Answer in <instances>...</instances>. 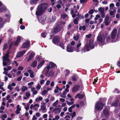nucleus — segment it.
<instances>
[{
	"mask_svg": "<svg viewBox=\"0 0 120 120\" xmlns=\"http://www.w3.org/2000/svg\"><path fill=\"white\" fill-rule=\"evenodd\" d=\"M21 88L22 91L23 92H25L28 89L27 87L26 86H23Z\"/></svg>",
	"mask_w": 120,
	"mask_h": 120,
	"instance_id": "c756f323",
	"label": "nucleus"
},
{
	"mask_svg": "<svg viewBox=\"0 0 120 120\" xmlns=\"http://www.w3.org/2000/svg\"><path fill=\"white\" fill-rule=\"evenodd\" d=\"M4 82H2L1 83V84L0 85V89L3 90V91H4L5 90L4 88L2 87L4 86Z\"/></svg>",
	"mask_w": 120,
	"mask_h": 120,
	"instance_id": "58836bf2",
	"label": "nucleus"
},
{
	"mask_svg": "<svg viewBox=\"0 0 120 120\" xmlns=\"http://www.w3.org/2000/svg\"><path fill=\"white\" fill-rule=\"evenodd\" d=\"M117 32V30L116 29H114L112 31L111 33V38L112 39H114L116 37Z\"/></svg>",
	"mask_w": 120,
	"mask_h": 120,
	"instance_id": "1a4fd4ad",
	"label": "nucleus"
},
{
	"mask_svg": "<svg viewBox=\"0 0 120 120\" xmlns=\"http://www.w3.org/2000/svg\"><path fill=\"white\" fill-rule=\"evenodd\" d=\"M43 99V98L41 97L38 96L35 99V101L37 102H38L39 101H42Z\"/></svg>",
	"mask_w": 120,
	"mask_h": 120,
	"instance_id": "bb28decb",
	"label": "nucleus"
},
{
	"mask_svg": "<svg viewBox=\"0 0 120 120\" xmlns=\"http://www.w3.org/2000/svg\"><path fill=\"white\" fill-rule=\"evenodd\" d=\"M31 91L32 92L33 94L34 95L36 94L37 93V91L35 90V88L34 87H32L31 89Z\"/></svg>",
	"mask_w": 120,
	"mask_h": 120,
	"instance_id": "a878e982",
	"label": "nucleus"
},
{
	"mask_svg": "<svg viewBox=\"0 0 120 120\" xmlns=\"http://www.w3.org/2000/svg\"><path fill=\"white\" fill-rule=\"evenodd\" d=\"M40 20L41 22H43L45 21V18L44 17H42L41 19Z\"/></svg>",
	"mask_w": 120,
	"mask_h": 120,
	"instance_id": "864d4df0",
	"label": "nucleus"
},
{
	"mask_svg": "<svg viewBox=\"0 0 120 120\" xmlns=\"http://www.w3.org/2000/svg\"><path fill=\"white\" fill-rule=\"evenodd\" d=\"M117 36L118 37L120 38V29L118 30Z\"/></svg>",
	"mask_w": 120,
	"mask_h": 120,
	"instance_id": "69168bd1",
	"label": "nucleus"
},
{
	"mask_svg": "<svg viewBox=\"0 0 120 120\" xmlns=\"http://www.w3.org/2000/svg\"><path fill=\"white\" fill-rule=\"evenodd\" d=\"M101 16L100 15H97L95 16L94 18V20H97L98 18H99Z\"/></svg>",
	"mask_w": 120,
	"mask_h": 120,
	"instance_id": "49530a36",
	"label": "nucleus"
},
{
	"mask_svg": "<svg viewBox=\"0 0 120 120\" xmlns=\"http://www.w3.org/2000/svg\"><path fill=\"white\" fill-rule=\"evenodd\" d=\"M59 46L61 47L63 49H64V46L63 45V44L62 43H60L59 44Z\"/></svg>",
	"mask_w": 120,
	"mask_h": 120,
	"instance_id": "338daca9",
	"label": "nucleus"
},
{
	"mask_svg": "<svg viewBox=\"0 0 120 120\" xmlns=\"http://www.w3.org/2000/svg\"><path fill=\"white\" fill-rule=\"evenodd\" d=\"M94 11L92 9L89 11V13L90 14H92L93 13Z\"/></svg>",
	"mask_w": 120,
	"mask_h": 120,
	"instance_id": "e2e57ef3",
	"label": "nucleus"
},
{
	"mask_svg": "<svg viewBox=\"0 0 120 120\" xmlns=\"http://www.w3.org/2000/svg\"><path fill=\"white\" fill-rule=\"evenodd\" d=\"M62 29V25L61 24H59L57 25L56 27L54 29V31L55 33L59 32Z\"/></svg>",
	"mask_w": 120,
	"mask_h": 120,
	"instance_id": "6e6552de",
	"label": "nucleus"
},
{
	"mask_svg": "<svg viewBox=\"0 0 120 120\" xmlns=\"http://www.w3.org/2000/svg\"><path fill=\"white\" fill-rule=\"evenodd\" d=\"M26 50H23L18 52L16 55L17 57H19L22 56L26 52Z\"/></svg>",
	"mask_w": 120,
	"mask_h": 120,
	"instance_id": "ddd939ff",
	"label": "nucleus"
},
{
	"mask_svg": "<svg viewBox=\"0 0 120 120\" xmlns=\"http://www.w3.org/2000/svg\"><path fill=\"white\" fill-rule=\"evenodd\" d=\"M60 118V117L58 115H57L56 116L55 118H54L56 120H58Z\"/></svg>",
	"mask_w": 120,
	"mask_h": 120,
	"instance_id": "052dcab7",
	"label": "nucleus"
},
{
	"mask_svg": "<svg viewBox=\"0 0 120 120\" xmlns=\"http://www.w3.org/2000/svg\"><path fill=\"white\" fill-rule=\"evenodd\" d=\"M21 37L19 36H18L17 38L16 41L15 43V46L17 45L21 41Z\"/></svg>",
	"mask_w": 120,
	"mask_h": 120,
	"instance_id": "5701e85b",
	"label": "nucleus"
},
{
	"mask_svg": "<svg viewBox=\"0 0 120 120\" xmlns=\"http://www.w3.org/2000/svg\"><path fill=\"white\" fill-rule=\"evenodd\" d=\"M79 8V7L78 5H75L74 6L73 9H71V13L72 14L74 13H77L78 12L77 10Z\"/></svg>",
	"mask_w": 120,
	"mask_h": 120,
	"instance_id": "0eeeda50",
	"label": "nucleus"
},
{
	"mask_svg": "<svg viewBox=\"0 0 120 120\" xmlns=\"http://www.w3.org/2000/svg\"><path fill=\"white\" fill-rule=\"evenodd\" d=\"M86 29V27L85 26H80L79 28V29L80 30H82L83 31L85 30Z\"/></svg>",
	"mask_w": 120,
	"mask_h": 120,
	"instance_id": "e433bc0d",
	"label": "nucleus"
},
{
	"mask_svg": "<svg viewBox=\"0 0 120 120\" xmlns=\"http://www.w3.org/2000/svg\"><path fill=\"white\" fill-rule=\"evenodd\" d=\"M3 12L5 14L4 17L5 18L7 19H9L10 18L11 15L10 12L4 6H3L2 7L0 8V12Z\"/></svg>",
	"mask_w": 120,
	"mask_h": 120,
	"instance_id": "7ed1b4c3",
	"label": "nucleus"
},
{
	"mask_svg": "<svg viewBox=\"0 0 120 120\" xmlns=\"http://www.w3.org/2000/svg\"><path fill=\"white\" fill-rule=\"evenodd\" d=\"M79 85L75 86L73 87L72 89V91L73 93H75L76 92L79 90Z\"/></svg>",
	"mask_w": 120,
	"mask_h": 120,
	"instance_id": "2eb2a0df",
	"label": "nucleus"
},
{
	"mask_svg": "<svg viewBox=\"0 0 120 120\" xmlns=\"http://www.w3.org/2000/svg\"><path fill=\"white\" fill-rule=\"evenodd\" d=\"M47 92V91L46 90H44L42 92V94L44 95Z\"/></svg>",
	"mask_w": 120,
	"mask_h": 120,
	"instance_id": "13d9d810",
	"label": "nucleus"
},
{
	"mask_svg": "<svg viewBox=\"0 0 120 120\" xmlns=\"http://www.w3.org/2000/svg\"><path fill=\"white\" fill-rule=\"evenodd\" d=\"M30 94L29 92H27L26 93V97H27L28 98L30 97Z\"/></svg>",
	"mask_w": 120,
	"mask_h": 120,
	"instance_id": "4d7b16f0",
	"label": "nucleus"
},
{
	"mask_svg": "<svg viewBox=\"0 0 120 120\" xmlns=\"http://www.w3.org/2000/svg\"><path fill=\"white\" fill-rule=\"evenodd\" d=\"M48 6V5L46 3H43L39 5L36 11V15L37 16L42 15L45 12Z\"/></svg>",
	"mask_w": 120,
	"mask_h": 120,
	"instance_id": "f257e3e1",
	"label": "nucleus"
},
{
	"mask_svg": "<svg viewBox=\"0 0 120 120\" xmlns=\"http://www.w3.org/2000/svg\"><path fill=\"white\" fill-rule=\"evenodd\" d=\"M116 17L117 19L120 18V15L119 14H117L116 15Z\"/></svg>",
	"mask_w": 120,
	"mask_h": 120,
	"instance_id": "774afa93",
	"label": "nucleus"
},
{
	"mask_svg": "<svg viewBox=\"0 0 120 120\" xmlns=\"http://www.w3.org/2000/svg\"><path fill=\"white\" fill-rule=\"evenodd\" d=\"M36 88L37 90H39L41 88V86L39 84H37Z\"/></svg>",
	"mask_w": 120,
	"mask_h": 120,
	"instance_id": "8fccbe9b",
	"label": "nucleus"
},
{
	"mask_svg": "<svg viewBox=\"0 0 120 120\" xmlns=\"http://www.w3.org/2000/svg\"><path fill=\"white\" fill-rule=\"evenodd\" d=\"M98 79L97 78H96V79H94V81L93 82V84H95L96 83V82H97Z\"/></svg>",
	"mask_w": 120,
	"mask_h": 120,
	"instance_id": "680f3d73",
	"label": "nucleus"
},
{
	"mask_svg": "<svg viewBox=\"0 0 120 120\" xmlns=\"http://www.w3.org/2000/svg\"><path fill=\"white\" fill-rule=\"evenodd\" d=\"M21 107L19 105H17V109L15 111V113L16 114H18L20 113V111L21 109Z\"/></svg>",
	"mask_w": 120,
	"mask_h": 120,
	"instance_id": "aec40b11",
	"label": "nucleus"
},
{
	"mask_svg": "<svg viewBox=\"0 0 120 120\" xmlns=\"http://www.w3.org/2000/svg\"><path fill=\"white\" fill-rule=\"evenodd\" d=\"M45 82V81L43 79H42L40 81V84L41 85H42L44 84Z\"/></svg>",
	"mask_w": 120,
	"mask_h": 120,
	"instance_id": "0e129e2a",
	"label": "nucleus"
},
{
	"mask_svg": "<svg viewBox=\"0 0 120 120\" xmlns=\"http://www.w3.org/2000/svg\"><path fill=\"white\" fill-rule=\"evenodd\" d=\"M38 0H31L30 1V2L31 4H33L37 3Z\"/></svg>",
	"mask_w": 120,
	"mask_h": 120,
	"instance_id": "2f4dec72",
	"label": "nucleus"
},
{
	"mask_svg": "<svg viewBox=\"0 0 120 120\" xmlns=\"http://www.w3.org/2000/svg\"><path fill=\"white\" fill-rule=\"evenodd\" d=\"M66 94L67 93H66L65 92H63V93L60 95V96L63 98H65Z\"/></svg>",
	"mask_w": 120,
	"mask_h": 120,
	"instance_id": "4c0bfd02",
	"label": "nucleus"
},
{
	"mask_svg": "<svg viewBox=\"0 0 120 120\" xmlns=\"http://www.w3.org/2000/svg\"><path fill=\"white\" fill-rule=\"evenodd\" d=\"M99 35L97 38L98 41L102 44L104 43L105 41V36L101 32L99 33Z\"/></svg>",
	"mask_w": 120,
	"mask_h": 120,
	"instance_id": "39448f33",
	"label": "nucleus"
},
{
	"mask_svg": "<svg viewBox=\"0 0 120 120\" xmlns=\"http://www.w3.org/2000/svg\"><path fill=\"white\" fill-rule=\"evenodd\" d=\"M45 61L44 60H42L39 64L37 67V68L38 69H39L40 68H41V66H42L43 64L44 63Z\"/></svg>",
	"mask_w": 120,
	"mask_h": 120,
	"instance_id": "cd10ccee",
	"label": "nucleus"
},
{
	"mask_svg": "<svg viewBox=\"0 0 120 120\" xmlns=\"http://www.w3.org/2000/svg\"><path fill=\"white\" fill-rule=\"evenodd\" d=\"M114 4L112 3L110 4H109V8L110 10L109 11H110L111 10L113 9L114 7Z\"/></svg>",
	"mask_w": 120,
	"mask_h": 120,
	"instance_id": "473e14b6",
	"label": "nucleus"
},
{
	"mask_svg": "<svg viewBox=\"0 0 120 120\" xmlns=\"http://www.w3.org/2000/svg\"><path fill=\"white\" fill-rule=\"evenodd\" d=\"M30 45V42L29 41H27L23 43L22 47L23 48H26L29 47Z\"/></svg>",
	"mask_w": 120,
	"mask_h": 120,
	"instance_id": "9d476101",
	"label": "nucleus"
},
{
	"mask_svg": "<svg viewBox=\"0 0 120 120\" xmlns=\"http://www.w3.org/2000/svg\"><path fill=\"white\" fill-rule=\"evenodd\" d=\"M37 61H33L31 65L32 67L34 68L37 65Z\"/></svg>",
	"mask_w": 120,
	"mask_h": 120,
	"instance_id": "c85d7f7f",
	"label": "nucleus"
},
{
	"mask_svg": "<svg viewBox=\"0 0 120 120\" xmlns=\"http://www.w3.org/2000/svg\"><path fill=\"white\" fill-rule=\"evenodd\" d=\"M60 41V38L57 36H55L54 38L52 41L54 44L56 45Z\"/></svg>",
	"mask_w": 120,
	"mask_h": 120,
	"instance_id": "4468645a",
	"label": "nucleus"
},
{
	"mask_svg": "<svg viewBox=\"0 0 120 120\" xmlns=\"http://www.w3.org/2000/svg\"><path fill=\"white\" fill-rule=\"evenodd\" d=\"M79 19L78 17H77L75 18L74 20V22L75 24H77L78 22V21Z\"/></svg>",
	"mask_w": 120,
	"mask_h": 120,
	"instance_id": "c03bdc74",
	"label": "nucleus"
},
{
	"mask_svg": "<svg viewBox=\"0 0 120 120\" xmlns=\"http://www.w3.org/2000/svg\"><path fill=\"white\" fill-rule=\"evenodd\" d=\"M93 41L92 40L90 39L89 43V46L88 44L85 45L84 47V49H83L82 48V49L81 50L82 52L83 53L85 52L86 51H89L90 49V48L92 49H94V46L93 44Z\"/></svg>",
	"mask_w": 120,
	"mask_h": 120,
	"instance_id": "f03ea898",
	"label": "nucleus"
},
{
	"mask_svg": "<svg viewBox=\"0 0 120 120\" xmlns=\"http://www.w3.org/2000/svg\"><path fill=\"white\" fill-rule=\"evenodd\" d=\"M35 55V54L34 52H32L31 53L30 55L29 56L27 60L28 61H29L31 60L34 57Z\"/></svg>",
	"mask_w": 120,
	"mask_h": 120,
	"instance_id": "6ab92c4d",
	"label": "nucleus"
},
{
	"mask_svg": "<svg viewBox=\"0 0 120 120\" xmlns=\"http://www.w3.org/2000/svg\"><path fill=\"white\" fill-rule=\"evenodd\" d=\"M8 44H5L4 46V47L3 48V50H4L8 46Z\"/></svg>",
	"mask_w": 120,
	"mask_h": 120,
	"instance_id": "bf43d9fd",
	"label": "nucleus"
},
{
	"mask_svg": "<svg viewBox=\"0 0 120 120\" xmlns=\"http://www.w3.org/2000/svg\"><path fill=\"white\" fill-rule=\"evenodd\" d=\"M7 117V116L6 114H5L2 116L1 119H6Z\"/></svg>",
	"mask_w": 120,
	"mask_h": 120,
	"instance_id": "3c124183",
	"label": "nucleus"
},
{
	"mask_svg": "<svg viewBox=\"0 0 120 120\" xmlns=\"http://www.w3.org/2000/svg\"><path fill=\"white\" fill-rule=\"evenodd\" d=\"M84 96V95L83 94L78 93L75 96V98H77L79 99H82L83 98Z\"/></svg>",
	"mask_w": 120,
	"mask_h": 120,
	"instance_id": "412c9836",
	"label": "nucleus"
},
{
	"mask_svg": "<svg viewBox=\"0 0 120 120\" xmlns=\"http://www.w3.org/2000/svg\"><path fill=\"white\" fill-rule=\"evenodd\" d=\"M48 71H46L45 72V74L48 77H52L53 76L54 72L52 71H50L48 74Z\"/></svg>",
	"mask_w": 120,
	"mask_h": 120,
	"instance_id": "f3484780",
	"label": "nucleus"
},
{
	"mask_svg": "<svg viewBox=\"0 0 120 120\" xmlns=\"http://www.w3.org/2000/svg\"><path fill=\"white\" fill-rule=\"evenodd\" d=\"M56 20V16H53L49 18L48 21L49 22H52L55 21Z\"/></svg>",
	"mask_w": 120,
	"mask_h": 120,
	"instance_id": "4be33fe9",
	"label": "nucleus"
},
{
	"mask_svg": "<svg viewBox=\"0 0 120 120\" xmlns=\"http://www.w3.org/2000/svg\"><path fill=\"white\" fill-rule=\"evenodd\" d=\"M103 106L102 102H97L95 104V109L101 111L102 109Z\"/></svg>",
	"mask_w": 120,
	"mask_h": 120,
	"instance_id": "423d86ee",
	"label": "nucleus"
},
{
	"mask_svg": "<svg viewBox=\"0 0 120 120\" xmlns=\"http://www.w3.org/2000/svg\"><path fill=\"white\" fill-rule=\"evenodd\" d=\"M67 51L69 52H73L74 51L73 47L70 45H68L67 47Z\"/></svg>",
	"mask_w": 120,
	"mask_h": 120,
	"instance_id": "9b49d317",
	"label": "nucleus"
},
{
	"mask_svg": "<svg viewBox=\"0 0 120 120\" xmlns=\"http://www.w3.org/2000/svg\"><path fill=\"white\" fill-rule=\"evenodd\" d=\"M67 104L68 105H72L74 103V102H70L67 101Z\"/></svg>",
	"mask_w": 120,
	"mask_h": 120,
	"instance_id": "603ef678",
	"label": "nucleus"
},
{
	"mask_svg": "<svg viewBox=\"0 0 120 120\" xmlns=\"http://www.w3.org/2000/svg\"><path fill=\"white\" fill-rule=\"evenodd\" d=\"M118 105V103L116 102H112L111 104V105L113 106H117Z\"/></svg>",
	"mask_w": 120,
	"mask_h": 120,
	"instance_id": "37998d69",
	"label": "nucleus"
},
{
	"mask_svg": "<svg viewBox=\"0 0 120 120\" xmlns=\"http://www.w3.org/2000/svg\"><path fill=\"white\" fill-rule=\"evenodd\" d=\"M58 103V100H57L55 102L52 104V106L54 107H56V106Z\"/></svg>",
	"mask_w": 120,
	"mask_h": 120,
	"instance_id": "79ce46f5",
	"label": "nucleus"
},
{
	"mask_svg": "<svg viewBox=\"0 0 120 120\" xmlns=\"http://www.w3.org/2000/svg\"><path fill=\"white\" fill-rule=\"evenodd\" d=\"M51 68V67L49 65H49L48 66L46 67H45V68L44 69V70H45L46 68L48 70L50 69Z\"/></svg>",
	"mask_w": 120,
	"mask_h": 120,
	"instance_id": "5fc2aeb1",
	"label": "nucleus"
},
{
	"mask_svg": "<svg viewBox=\"0 0 120 120\" xmlns=\"http://www.w3.org/2000/svg\"><path fill=\"white\" fill-rule=\"evenodd\" d=\"M49 65L50 66L51 68H53L56 65L52 62H50L49 63Z\"/></svg>",
	"mask_w": 120,
	"mask_h": 120,
	"instance_id": "72a5a7b5",
	"label": "nucleus"
},
{
	"mask_svg": "<svg viewBox=\"0 0 120 120\" xmlns=\"http://www.w3.org/2000/svg\"><path fill=\"white\" fill-rule=\"evenodd\" d=\"M45 103L44 102L43 103V105L41 106V109L42 110V112L45 113L47 111L46 107L45 106Z\"/></svg>",
	"mask_w": 120,
	"mask_h": 120,
	"instance_id": "a211bd4d",
	"label": "nucleus"
},
{
	"mask_svg": "<svg viewBox=\"0 0 120 120\" xmlns=\"http://www.w3.org/2000/svg\"><path fill=\"white\" fill-rule=\"evenodd\" d=\"M47 34L45 32H43L41 33V36L43 38H45Z\"/></svg>",
	"mask_w": 120,
	"mask_h": 120,
	"instance_id": "ea45409f",
	"label": "nucleus"
},
{
	"mask_svg": "<svg viewBox=\"0 0 120 120\" xmlns=\"http://www.w3.org/2000/svg\"><path fill=\"white\" fill-rule=\"evenodd\" d=\"M71 117L69 116H67L65 117V119L66 120H69Z\"/></svg>",
	"mask_w": 120,
	"mask_h": 120,
	"instance_id": "6e6d98bb",
	"label": "nucleus"
},
{
	"mask_svg": "<svg viewBox=\"0 0 120 120\" xmlns=\"http://www.w3.org/2000/svg\"><path fill=\"white\" fill-rule=\"evenodd\" d=\"M61 108H57L54 109L52 111V112H54L56 114H59L61 112Z\"/></svg>",
	"mask_w": 120,
	"mask_h": 120,
	"instance_id": "f8f14e48",
	"label": "nucleus"
},
{
	"mask_svg": "<svg viewBox=\"0 0 120 120\" xmlns=\"http://www.w3.org/2000/svg\"><path fill=\"white\" fill-rule=\"evenodd\" d=\"M111 22V21H105L104 22L106 26L108 25Z\"/></svg>",
	"mask_w": 120,
	"mask_h": 120,
	"instance_id": "a18cd8bd",
	"label": "nucleus"
},
{
	"mask_svg": "<svg viewBox=\"0 0 120 120\" xmlns=\"http://www.w3.org/2000/svg\"><path fill=\"white\" fill-rule=\"evenodd\" d=\"M70 73V71L69 70L66 69L65 71V75L66 76H68L69 75Z\"/></svg>",
	"mask_w": 120,
	"mask_h": 120,
	"instance_id": "a19ab883",
	"label": "nucleus"
},
{
	"mask_svg": "<svg viewBox=\"0 0 120 120\" xmlns=\"http://www.w3.org/2000/svg\"><path fill=\"white\" fill-rule=\"evenodd\" d=\"M76 114V113L75 112H73V113L70 114V115L72 117L71 120H72L73 118L75 116Z\"/></svg>",
	"mask_w": 120,
	"mask_h": 120,
	"instance_id": "7c9ffc66",
	"label": "nucleus"
},
{
	"mask_svg": "<svg viewBox=\"0 0 120 120\" xmlns=\"http://www.w3.org/2000/svg\"><path fill=\"white\" fill-rule=\"evenodd\" d=\"M34 71H33L30 73V76L31 78H33L34 77Z\"/></svg>",
	"mask_w": 120,
	"mask_h": 120,
	"instance_id": "09e8293b",
	"label": "nucleus"
},
{
	"mask_svg": "<svg viewBox=\"0 0 120 120\" xmlns=\"http://www.w3.org/2000/svg\"><path fill=\"white\" fill-rule=\"evenodd\" d=\"M105 116L106 117H108L109 115V113L108 110L105 109L104 110L103 112Z\"/></svg>",
	"mask_w": 120,
	"mask_h": 120,
	"instance_id": "393cba45",
	"label": "nucleus"
},
{
	"mask_svg": "<svg viewBox=\"0 0 120 120\" xmlns=\"http://www.w3.org/2000/svg\"><path fill=\"white\" fill-rule=\"evenodd\" d=\"M98 10L101 14L104 13V8L100 7L98 8Z\"/></svg>",
	"mask_w": 120,
	"mask_h": 120,
	"instance_id": "f704fd0d",
	"label": "nucleus"
},
{
	"mask_svg": "<svg viewBox=\"0 0 120 120\" xmlns=\"http://www.w3.org/2000/svg\"><path fill=\"white\" fill-rule=\"evenodd\" d=\"M61 17L63 19H66L68 18V15L66 14L65 13H63L61 15Z\"/></svg>",
	"mask_w": 120,
	"mask_h": 120,
	"instance_id": "c9c22d12",
	"label": "nucleus"
},
{
	"mask_svg": "<svg viewBox=\"0 0 120 120\" xmlns=\"http://www.w3.org/2000/svg\"><path fill=\"white\" fill-rule=\"evenodd\" d=\"M112 38H111L110 36H108L106 39V40L107 43L113 42H115L112 40Z\"/></svg>",
	"mask_w": 120,
	"mask_h": 120,
	"instance_id": "b1692460",
	"label": "nucleus"
},
{
	"mask_svg": "<svg viewBox=\"0 0 120 120\" xmlns=\"http://www.w3.org/2000/svg\"><path fill=\"white\" fill-rule=\"evenodd\" d=\"M79 38V36L78 35H77L76 36H74V38L75 40L76 41H78Z\"/></svg>",
	"mask_w": 120,
	"mask_h": 120,
	"instance_id": "de8ad7c7",
	"label": "nucleus"
},
{
	"mask_svg": "<svg viewBox=\"0 0 120 120\" xmlns=\"http://www.w3.org/2000/svg\"><path fill=\"white\" fill-rule=\"evenodd\" d=\"M16 84L15 82H13L11 84H9L8 85L7 88L10 91H11L13 89L12 86H16Z\"/></svg>",
	"mask_w": 120,
	"mask_h": 120,
	"instance_id": "dca6fc26",
	"label": "nucleus"
},
{
	"mask_svg": "<svg viewBox=\"0 0 120 120\" xmlns=\"http://www.w3.org/2000/svg\"><path fill=\"white\" fill-rule=\"evenodd\" d=\"M9 55L8 53L6 54L5 55H4L3 57V64L4 66H6L7 65H10V64L9 63L10 62L9 60Z\"/></svg>",
	"mask_w": 120,
	"mask_h": 120,
	"instance_id": "20e7f679",
	"label": "nucleus"
}]
</instances>
